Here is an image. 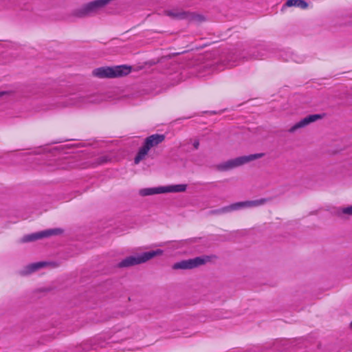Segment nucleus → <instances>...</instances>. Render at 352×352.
I'll use <instances>...</instances> for the list:
<instances>
[{"instance_id":"nucleus-1","label":"nucleus","mask_w":352,"mask_h":352,"mask_svg":"<svg viewBox=\"0 0 352 352\" xmlns=\"http://www.w3.org/2000/svg\"><path fill=\"white\" fill-rule=\"evenodd\" d=\"M131 72V67L126 65L113 67H100L93 70L94 76L100 78H116L125 76Z\"/></svg>"},{"instance_id":"nucleus-2","label":"nucleus","mask_w":352,"mask_h":352,"mask_svg":"<svg viewBox=\"0 0 352 352\" xmlns=\"http://www.w3.org/2000/svg\"><path fill=\"white\" fill-rule=\"evenodd\" d=\"M271 199V198H261L256 200L236 202L221 208L211 210L209 211L208 214L210 215H220L234 210H239L244 208L258 207L266 204Z\"/></svg>"},{"instance_id":"nucleus-3","label":"nucleus","mask_w":352,"mask_h":352,"mask_svg":"<svg viewBox=\"0 0 352 352\" xmlns=\"http://www.w3.org/2000/svg\"><path fill=\"white\" fill-rule=\"evenodd\" d=\"M163 254V250L157 249L156 250H151L148 252H144L141 254H137L126 257L120 262H119L117 266L120 268L129 267L136 265L142 264L152 258L160 256Z\"/></svg>"},{"instance_id":"nucleus-4","label":"nucleus","mask_w":352,"mask_h":352,"mask_svg":"<svg viewBox=\"0 0 352 352\" xmlns=\"http://www.w3.org/2000/svg\"><path fill=\"white\" fill-rule=\"evenodd\" d=\"M264 153H255L249 155H243L237 157L234 159L229 160L223 163L217 165L216 168L219 171H228L239 166H243L250 162L261 158Z\"/></svg>"},{"instance_id":"nucleus-5","label":"nucleus","mask_w":352,"mask_h":352,"mask_svg":"<svg viewBox=\"0 0 352 352\" xmlns=\"http://www.w3.org/2000/svg\"><path fill=\"white\" fill-rule=\"evenodd\" d=\"M166 136L164 134H153L147 137L144 142L142 147L140 148L137 155L134 158L135 164H138L145 156L148 154L149 150L154 146H157L164 141Z\"/></svg>"},{"instance_id":"nucleus-6","label":"nucleus","mask_w":352,"mask_h":352,"mask_svg":"<svg viewBox=\"0 0 352 352\" xmlns=\"http://www.w3.org/2000/svg\"><path fill=\"white\" fill-rule=\"evenodd\" d=\"M209 261L210 257L208 256H197L193 258L182 260L175 263L172 265V269L175 270H192L206 264Z\"/></svg>"},{"instance_id":"nucleus-7","label":"nucleus","mask_w":352,"mask_h":352,"mask_svg":"<svg viewBox=\"0 0 352 352\" xmlns=\"http://www.w3.org/2000/svg\"><path fill=\"white\" fill-rule=\"evenodd\" d=\"M63 232V230L60 228L48 229L41 232L26 234L21 238V242H32L43 238H47L51 236L59 235L61 234Z\"/></svg>"},{"instance_id":"nucleus-8","label":"nucleus","mask_w":352,"mask_h":352,"mask_svg":"<svg viewBox=\"0 0 352 352\" xmlns=\"http://www.w3.org/2000/svg\"><path fill=\"white\" fill-rule=\"evenodd\" d=\"M322 117H323V116L321 114L309 115V116H306L305 118H304L303 119H302L301 120H300L299 122H298L297 123H296L294 126H292L288 130V131L289 133H294L297 129L303 128V127L307 126L308 124H309L310 123L314 122L319 119L322 118Z\"/></svg>"},{"instance_id":"nucleus-9","label":"nucleus","mask_w":352,"mask_h":352,"mask_svg":"<svg viewBox=\"0 0 352 352\" xmlns=\"http://www.w3.org/2000/svg\"><path fill=\"white\" fill-rule=\"evenodd\" d=\"M270 47L267 45H260L257 49H252L248 56H243L245 60L250 59H263L267 56Z\"/></svg>"},{"instance_id":"nucleus-10","label":"nucleus","mask_w":352,"mask_h":352,"mask_svg":"<svg viewBox=\"0 0 352 352\" xmlns=\"http://www.w3.org/2000/svg\"><path fill=\"white\" fill-rule=\"evenodd\" d=\"M164 14L175 20H186L187 11L179 9L164 10Z\"/></svg>"},{"instance_id":"nucleus-11","label":"nucleus","mask_w":352,"mask_h":352,"mask_svg":"<svg viewBox=\"0 0 352 352\" xmlns=\"http://www.w3.org/2000/svg\"><path fill=\"white\" fill-rule=\"evenodd\" d=\"M162 193H163L162 186L142 188L139 191V195L142 197L150 196L153 195Z\"/></svg>"},{"instance_id":"nucleus-12","label":"nucleus","mask_w":352,"mask_h":352,"mask_svg":"<svg viewBox=\"0 0 352 352\" xmlns=\"http://www.w3.org/2000/svg\"><path fill=\"white\" fill-rule=\"evenodd\" d=\"M186 20H188L189 22L201 23L202 22L206 21V18L203 14H198L195 12L187 11Z\"/></svg>"},{"instance_id":"nucleus-13","label":"nucleus","mask_w":352,"mask_h":352,"mask_svg":"<svg viewBox=\"0 0 352 352\" xmlns=\"http://www.w3.org/2000/svg\"><path fill=\"white\" fill-rule=\"evenodd\" d=\"M163 193L166 192H184L186 190V184H176L171 186H162Z\"/></svg>"},{"instance_id":"nucleus-14","label":"nucleus","mask_w":352,"mask_h":352,"mask_svg":"<svg viewBox=\"0 0 352 352\" xmlns=\"http://www.w3.org/2000/svg\"><path fill=\"white\" fill-rule=\"evenodd\" d=\"M45 265H46L45 262H38V263H32V264L28 265L26 267L25 270L21 272V274H30L32 272H34L41 269V267L45 266Z\"/></svg>"},{"instance_id":"nucleus-15","label":"nucleus","mask_w":352,"mask_h":352,"mask_svg":"<svg viewBox=\"0 0 352 352\" xmlns=\"http://www.w3.org/2000/svg\"><path fill=\"white\" fill-rule=\"evenodd\" d=\"M285 6L287 7L296 6L305 9L308 7V3L304 0H287Z\"/></svg>"},{"instance_id":"nucleus-16","label":"nucleus","mask_w":352,"mask_h":352,"mask_svg":"<svg viewBox=\"0 0 352 352\" xmlns=\"http://www.w3.org/2000/svg\"><path fill=\"white\" fill-rule=\"evenodd\" d=\"M342 214L352 216V206L342 209Z\"/></svg>"},{"instance_id":"nucleus-17","label":"nucleus","mask_w":352,"mask_h":352,"mask_svg":"<svg viewBox=\"0 0 352 352\" xmlns=\"http://www.w3.org/2000/svg\"><path fill=\"white\" fill-rule=\"evenodd\" d=\"M98 160H99V162H100V164H102V163H104V162H107V161H108V160H107V157H100Z\"/></svg>"},{"instance_id":"nucleus-18","label":"nucleus","mask_w":352,"mask_h":352,"mask_svg":"<svg viewBox=\"0 0 352 352\" xmlns=\"http://www.w3.org/2000/svg\"><path fill=\"white\" fill-rule=\"evenodd\" d=\"M193 146L195 149H198L199 146V140H195L193 142Z\"/></svg>"},{"instance_id":"nucleus-19","label":"nucleus","mask_w":352,"mask_h":352,"mask_svg":"<svg viewBox=\"0 0 352 352\" xmlns=\"http://www.w3.org/2000/svg\"><path fill=\"white\" fill-rule=\"evenodd\" d=\"M77 98L78 99V103L85 102V99L84 97H78Z\"/></svg>"},{"instance_id":"nucleus-20","label":"nucleus","mask_w":352,"mask_h":352,"mask_svg":"<svg viewBox=\"0 0 352 352\" xmlns=\"http://www.w3.org/2000/svg\"><path fill=\"white\" fill-rule=\"evenodd\" d=\"M7 94H8V92H6V91H1L0 92V97L3 96V95Z\"/></svg>"},{"instance_id":"nucleus-21","label":"nucleus","mask_w":352,"mask_h":352,"mask_svg":"<svg viewBox=\"0 0 352 352\" xmlns=\"http://www.w3.org/2000/svg\"><path fill=\"white\" fill-rule=\"evenodd\" d=\"M350 326L352 328V322H351Z\"/></svg>"}]
</instances>
